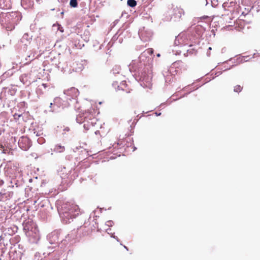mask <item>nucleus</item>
Returning <instances> with one entry per match:
<instances>
[{"instance_id": "39448f33", "label": "nucleus", "mask_w": 260, "mask_h": 260, "mask_svg": "<svg viewBox=\"0 0 260 260\" xmlns=\"http://www.w3.org/2000/svg\"><path fill=\"white\" fill-rule=\"evenodd\" d=\"M65 150L64 147L60 145H56L54 148V151L56 152H63Z\"/></svg>"}, {"instance_id": "f257e3e1", "label": "nucleus", "mask_w": 260, "mask_h": 260, "mask_svg": "<svg viewBox=\"0 0 260 260\" xmlns=\"http://www.w3.org/2000/svg\"><path fill=\"white\" fill-rule=\"evenodd\" d=\"M80 210L78 205L73 203L67 202L62 205L61 214L63 218L70 219L75 218L79 214Z\"/></svg>"}, {"instance_id": "f03ea898", "label": "nucleus", "mask_w": 260, "mask_h": 260, "mask_svg": "<svg viewBox=\"0 0 260 260\" xmlns=\"http://www.w3.org/2000/svg\"><path fill=\"white\" fill-rule=\"evenodd\" d=\"M23 230L25 235L33 240H36L39 238V230L31 222H27L23 225Z\"/></svg>"}, {"instance_id": "f8f14e48", "label": "nucleus", "mask_w": 260, "mask_h": 260, "mask_svg": "<svg viewBox=\"0 0 260 260\" xmlns=\"http://www.w3.org/2000/svg\"><path fill=\"white\" fill-rule=\"evenodd\" d=\"M42 86H43L45 88L47 87V84L45 83H43Z\"/></svg>"}, {"instance_id": "9d476101", "label": "nucleus", "mask_w": 260, "mask_h": 260, "mask_svg": "<svg viewBox=\"0 0 260 260\" xmlns=\"http://www.w3.org/2000/svg\"><path fill=\"white\" fill-rule=\"evenodd\" d=\"M10 152V150L9 149H7V148H5V149H3V151L2 152L5 154H9Z\"/></svg>"}, {"instance_id": "1a4fd4ad", "label": "nucleus", "mask_w": 260, "mask_h": 260, "mask_svg": "<svg viewBox=\"0 0 260 260\" xmlns=\"http://www.w3.org/2000/svg\"><path fill=\"white\" fill-rule=\"evenodd\" d=\"M144 53L152 55L153 53V50L152 48H148L144 52Z\"/></svg>"}, {"instance_id": "423d86ee", "label": "nucleus", "mask_w": 260, "mask_h": 260, "mask_svg": "<svg viewBox=\"0 0 260 260\" xmlns=\"http://www.w3.org/2000/svg\"><path fill=\"white\" fill-rule=\"evenodd\" d=\"M243 89V86L240 85H237L234 86V91L236 92H241Z\"/></svg>"}, {"instance_id": "7ed1b4c3", "label": "nucleus", "mask_w": 260, "mask_h": 260, "mask_svg": "<svg viewBox=\"0 0 260 260\" xmlns=\"http://www.w3.org/2000/svg\"><path fill=\"white\" fill-rule=\"evenodd\" d=\"M18 145L21 149L26 151L31 146L30 140L27 137L22 136L18 141Z\"/></svg>"}, {"instance_id": "ddd939ff", "label": "nucleus", "mask_w": 260, "mask_h": 260, "mask_svg": "<svg viewBox=\"0 0 260 260\" xmlns=\"http://www.w3.org/2000/svg\"><path fill=\"white\" fill-rule=\"evenodd\" d=\"M257 4L259 5V6H260V0H257Z\"/></svg>"}, {"instance_id": "6e6552de", "label": "nucleus", "mask_w": 260, "mask_h": 260, "mask_svg": "<svg viewBox=\"0 0 260 260\" xmlns=\"http://www.w3.org/2000/svg\"><path fill=\"white\" fill-rule=\"evenodd\" d=\"M70 5L72 7L76 8L78 6L77 0H71Z\"/></svg>"}, {"instance_id": "0eeeda50", "label": "nucleus", "mask_w": 260, "mask_h": 260, "mask_svg": "<svg viewBox=\"0 0 260 260\" xmlns=\"http://www.w3.org/2000/svg\"><path fill=\"white\" fill-rule=\"evenodd\" d=\"M127 4L128 6L131 7H134L137 5V2L135 0H128Z\"/></svg>"}, {"instance_id": "9b49d317", "label": "nucleus", "mask_w": 260, "mask_h": 260, "mask_svg": "<svg viewBox=\"0 0 260 260\" xmlns=\"http://www.w3.org/2000/svg\"><path fill=\"white\" fill-rule=\"evenodd\" d=\"M5 147L2 144L0 143V149L1 150H2V151H3V149H5Z\"/></svg>"}, {"instance_id": "20e7f679", "label": "nucleus", "mask_w": 260, "mask_h": 260, "mask_svg": "<svg viewBox=\"0 0 260 260\" xmlns=\"http://www.w3.org/2000/svg\"><path fill=\"white\" fill-rule=\"evenodd\" d=\"M93 117V114L88 111H85L84 113L78 114L76 118L78 123H82L85 121L86 119H91Z\"/></svg>"}]
</instances>
